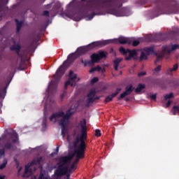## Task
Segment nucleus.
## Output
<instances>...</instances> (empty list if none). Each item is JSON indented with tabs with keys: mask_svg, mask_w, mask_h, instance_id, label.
<instances>
[{
	"mask_svg": "<svg viewBox=\"0 0 179 179\" xmlns=\"http://www.w3.org/2000/svg\"><path fill=\"white\" fill-rule=\"evenodd\" d=\"M121 6H122V0H81L78 6L75 3H70L67 10L71 13V15H73L78 9L92 12L87 16L88 20H92L96 15H100V13H95L94 11L99 12L101 9H111V8H121Z\"/></svg>",
	"mask_w": 179,
	"mask_h": 179,
	"instance_id": "f257e3e1",
	"label": "nucleus"
},
{
	"mask_svg": "<svg viewBox=\"0 0 179 179\" xmlns=\"http://www.w3.org/2000/svg\"><path fill=\"white\" fill-rule=\"evenodd\" d=\"M75 54L72 53L68 56L67 60L64 61L62 65L57 70L55 74L53 76V79L49 85L48 89H56L61 80V78L64 76L67 68H69L71 64L75 61Z\"/></svg>",
	"mask_w": 179,
	"mask_h": 179,
	"instance_id": "f03ea898",
	"label": "nucleus"
},
{
	"mask_svg": "<svg viewBox=\"0 0 179 179\" xmlns=\"http://www.w3.org/2000/svg\"><path fill=\"white\" fill-rule=\"evenodd\" d=\"M80 129V138L77 137L73 141L74 150L83 149V152H86V143L85 141L87 139V126H86V119L81 120L78 126Z\"/></svg>",
	"mask_w": 179,
	"mask_h": 179,
	"instance_id": "7ed1b4c3",
	"label": "nucleus"
},
{
	"mask_svg": "<svg viewBox=\"0 0 179 179\" xmlns=\"http://www.w3.org/2000/svg\"><path fill=\"white\" fill-rule=\"evenodd\" d=\"M113 41L106 40V41H99L90 43L87 45L80 47L77 49L78 55H85L89 51H92L94 48L97 47H104V45H108V44H111Z\"/></svg>",
	"mask_w": 179,
	"mask_h": 179,
	"instance_id": "20e7f679",
	"label": "nucleus"
},
{
	"mask_svg": "<svg viewBox=\"0 0 179 179\" xmlns=\"http://www.w3.org/2000/svg\"><path fill=\"white\" fill-rule=\"evenodd\" d=\"M164 1L169 8V13L179 14V1L177 0H155V3L164 6V5H166Z\"/></svg>",
	"mask_w": 179,
	"mask_h": 179,
	"instance_id": "39448f33",
	"label": "nucleus"
},
{
	"mask_svg": "<svg viewBox=\"0 0 179 179\" xmlns=\"http://www.w3.org/2000/svg\"><path fill=\"white\" fill-rule=\"evenodd\" d=\"M74 113L72 111V108H69L66 110V115L64 111H59L57 113H52V115L50 117V121H54L55 122H57L58 118H62L60 120V121H63L64 122H69V118L73 115Z\"/></svg>",
	"mask_w": 179,
	"mask_h": 179,
	"instance_id": "423d86ee",
	"label": "nucleus"
},
{
	"mask_svg": "<svg viewBox=\"0 0 179 179\" xmlns=\"http://www.w3.org/2000/svg\"><path fill=\"white\" fill-rule=\"evenodd\" d=\"M107 52L99 50L97 53H93L91 56V60L86 61L81 59V63L84 64V66H87V65H92V64H96L103 59V58H107Z\"/></svg>",
	"mask_w": 179,
	"mask_h": 179,
	"instance_id": "0eeeda50",
	"label": "nucleus"
},
{
	"mask_svg": "<svg viewBox=\"0 0 179 179\" xmlns=\"http://www.w3.org/2000/svg\"><path fill=\"white\" fill-rule=\"evenodd\" d=\"M8 135L10 136V138H8L4 144L3 149L0 150V156H5V149L7 150L12 149L13 148V145L12 143H16L19 139L17 133L14 130L11 132H8Z\"/></svg>",
	"mask_w": 179,
	"mask_h": 179,
	"instance_id": "6e6552de",
	"label": "nucleus"
},
{
	"mask_svg": "<svg viewBox=\"0 0 179 179\" xmlns=\"http://www.w3.org/2000/svg\"><path fill=\"white\" fill-rule=\"evenodd\" d=\"M176 50H179L178 44L162 46V50L159 53V55L157 56V59L155 61V64L157 65V64H159V62L163 59L164 55H170V54H171V51H176Z\"/></svg>",
	"mask_w": 179,
	"mask_h": 179,
	"instance_id": "1a4fd4ad",
	"label": "nucleus"
},
{
	"mask_svg": "<svg viewBox=\"0 0 179 179\" xmlns=\"http://www.w3.org/2000/svg\"><path fill=\"white\" fill-rule=\"evenodd\" d=\"M78 76L75 74L73 71H70L69 74V80H67L64 84V90H67L69 85L71 87L75 86V85H76V82H75V80H76Z\"/></svg>",
	"mask_w": 179,
	"mask_h": 179,
	"instance_id": "9d476101",
	"label": "nucleus"
},
{
	"mask_svg": "<svg viewBox=\"0 0 179 179\" xmlns=\"http://www.w3.org/2000/svg\"><path fill=\"white\" fill-rule=\"evenodd\" d=\"M74 157H75L74 154H71L70 155H67L64 157H61L59 159L57 166H58V167H64V166H66L68 163L71 162V160H72Z\"/></svg>",
	"mask_w": 179,
	"mask_h": 179,
	"instance_id": "9b49d317",
	"label": "nucleus"
},
{
	"mask_svg": "<svg viewBox=\"0 0 179 179\" xmlns=\"http://www.w3.org/2000/svg\"><path fill=\"white\" fill-rule=\"evenodd\" d=\"M85 151H83V148H80V150L78 149V150H74L73 155H76V159L73 162L74 166H76V164L79 163V160H80V159H83V157H85Z\"/></svg>",
	"mask_w": 179,
	"mask_h": 179,
	"instance_id": "f8f14e48",
	"label": "nucleus"
},
{
	"mask_svg": "<svg viewBox=\"0 0 179 179\" xmlns=\"http://www.w3.org/2000/svg\"><path fill=\"white\" fill-rule=\"evenodd\" d=\"M68 173V166H58L57 170L55 171V175L57 176V177H63V176H65Z\"/></svg>",
	"mask_w": 179,
	"mask_h": 179,
	"instance_id": "ddd939ff",
	"label": "nucleus"
},
{
	"mask_svg": "<svg viewBox=\"0 0 179 179\" xmlns=\"http://www.w3.org/2000/svg\"><path fill=\"white\" fill-rule=\"evenodd\" d=\"M134 92V87L132 85L126 86L125 92L122 93L120 96L117 97L118 100H121L122 99H124V97H126V96H129V94H131Z\"/></svg>",
	"mask_w": 179,
	"mask_h": 179,
	"instance_id": "4468645a",
	"label": "nucleus"
},
{
	"mask_svg": "<svg viewBox=\"0 0 179 179\" xmlns=\"http://www.w3.org/2000/svg\"><path fill=\"white\" fill-rule=\"evenodd\" d=\"M120 52L122 54V55H127L128 53L129 54L130 57L131 58H134L135 55H136V50H131L129 49H125L124 47H120L119 49Z\"/></svg>",
	"mask_w": 179,
	"mask_h": 179,
	"instance_id": "2eb2a0df",
	"label": "nucleus"
},
{
	"mask_svg": "<svg viewBox=\"0 0 179 179\" xmlns=\"http://www.w3.org/2000/svg\"><path fill=\"white\" fill-rule=\"evenodd\" d=\"M96 92L95 89H92L90 90V92L87 95V104H90L92 103H94V96H96Z\"/></svg>",
	"mask_w": 179,
	"mask_h": 179,
	"instance_id": "dca6fc26",
	"label": "nucleus"
},
{
	"mask_svg": "<svg viewBox=\"0 0 179 179\" xmlns=\"http://www.w3.org/2000/svg\"><path fill=\"white\" fill-rule=\"evenodd\" d=\"M68 124L69 123L67 122H64L62 120H60L59 122V124L62 126V136L63 138H65V136H66V132H68L66 127L68 126Z\"/></svg>",
	"mask_w": 179,
	"mask_h": 179,
	"instance_id": "f3484780",
	"label": "nucleus"
},
{
	"mask_svg": "<svg viewBox=\"0 0 179 179\" xmlns=\"http://www.w3.org/2000/svg\"><path fill=\"white\" fill-rule=\"evenodd\" d=\"M10 51H15L17 55L20 57V50H22V46L19 43H15L10 47Z\"/></svg>",
	"mask_w": 179,
	"mask_h": 179,
	"instance_id": "a211bd4d",
	"label": "nucleus"
},
{
	"mask_svg": "<svg viewBox=\"0 0 179 179\" xmlns=\"http://www.w3.org/2000/svg\"><path fill=\"white\" fill-rule=\"evenodd\" d=\"M118 43L120 44H132V39L129 38H125L124 36H121L117 39Z\"/></svg>",
	"mask_w": 179,
	"mask_h": 179,
	"instance_id": "6ab92c4d",
	"label": "nucleus"
},
{
	"mask_svg": "<svg viewBox=\"0 0 179 179\" xmlns=\"http://www.w3.org/2000/svg\"><path fill=\"white\" fill-rule=\"evenodd\" d=\"M143 51L147 54V55H150L151 54H155L157 57V56L160 55V54H158L157 52H155V48L153 46L149 47V48H145L143 49Z\"/></svg>",
	"mask_w": 179,
	"mask_h": 179,
	"instance_id": "aec40b11",
	"label": "nucleus"
},
{
	"mask_svg": "<svg viewBox=\"0 0 179 179\" xmlns=\"http://www.w3.org/2000/svg\"><path fill=\"white\" fill-rule=\"evenodd\" d=\"M31 166H33V164H31V162L25 166L24 174L23 177L28 178L30 177V176H31V169H30Z\"/></svg>",
	"mask_w": 179,
	"mask_h": 179,
	"instance_id": "412c9836",
	"label": "nucleus"
},
{
	"mask_svg": "<svg viewBox=\"0 0 179 179\" xmlns=\"http://www.w3.org/2000/svg\"><path fill=\"white\" fill-rule=\"evenodd\" d=\"M178 71V64H175L173 68H169L167 69L168 75H173V72H177Z\"/></svg>",
	"mask_w": 179,
	"mask_h": 179,
	"instance_id": "4be33fe9",
	"label": "nucleus"
},
{
	"mask_svg": "<svg viewBox=\"0 0 179 179\" xmlns=\"http://www.w3.org/2000/svg\"><path fill=\"white\" fill-rule=\"evenodd\" d=\"M122 62V58H117L113 61V66L115 71H118V66H120V64Z\"/></svg>",
	"mask_w": 179,
	"mask_h": 179,
	"instance_id": "5701e85b",
	"label": "nucleus"
},
{
	"mask_svg": "<svg viewBox=\"0 0 179 179\" xmlns=\"http://www.w3.org/2000/svg\"><path fill=\"white\" fill-rule=\"evenodd\" d=\"M15 22L17 26V33H19V31H20L22 27H23V22L22 21H19V20L17 19H15Z\"/></svg>",
	"mask_w": 179,
	"mask_h": 179,
	"instance_id": "b1692460",
	"label": "nucleus"
},
{
	"mask_svg": "<svg viewBox=\"0 0 179 179\" xmlns=\"http://www.w3.org/2000/svg\"><path fill=\"white\" fill-rule=\"evenodd\" d=\"M43 162V157H39L36 159H33L31 162L32 166H36V164H40Z\"/></svg>",
	"mask_w": 179,
	"mask_h": 179,
	"instance_id": "393cba45",
	"label": "nucleus"
},
{
	"mask_svg": "<svg viewBox=\"0 0 179 179\" xmlns=\"http://www.w3.org/2000/svg\"><path fill=\"white\" fill-rule=\"evenodd\" d=\"M109 13L114 15L115 16H120V11L115 8L108 10Z\"/></svg>",
	"mask_w": 179,
	"mask_h": 179,
	"instance_id": "a878e982",
	"label": "nucleus"
},
{
	"mask_svg": "<svg viewBox=\"0 0 179 179\" xmlns=\"http://www.w3.org/2000/svg\"><path fill=\"white\" fill-rule=\"evenodd\" d=\"M145 85L143 84H138V85L137 86V87L135 90L136 93H141V92H142V90H143V89H145Z\"/></svg>",
	"mask_w": 179,
	"mask_h": 179,
	"instance_id": "bb28decb",
	"label": "nucleus"
},
{
	"mask_svg": "<svg viewBox=\"0 0 179 179\" xmlns=\"http://www.w3.org/2000/svg\"><path fill=\"white\" fill-rule=\"evenodd\" d=\"M6 89H8V87H4L0 91V99H4L5 96H6Z\"/></svg>",
	"mask_w": 179,
	"mask_h": 179,
	"instance_id": "cd10ccee",
	"label": "nucleus"
},
{
	"mask_svg": "<svg viewBox=\"0 0 179 179\" xmlns=\"http://www.w3.org/2000/svg\"><path fill=\"white\" fill-rule=\"evenodd\" d=\"M76 169V166L75 164H72L71 167H69L67 166V173H70L72 174L73 173V171Z\"/></svg>",
	"mask_w": 179,
	"mask_h": 179,
	"instance_id": "c85d7f7f",
	"label": "nucleus"
},
{
	"mask_svg": "<svg viewBox=\"0 0 179 179\" xmlns=\"http://www.w3.org/2000/svg\"><path fill=\"white\" fill-rule=\"evenodd\" d=\"M115 96H114V94H112L106 97L105 102L106 103H110V101H113V99H114Z\"/></svg>",
	"mask_w": 179,
	"mask_h": 179,
	"instance_id": "c756f323",
	"label": "nucleus"
},
{
	"mask_svg": "<svg viewBox=\"0 0 179 179\" xmlns=\"http://www.w3.org/2000/svg\"><path fill=\"white\" fill-rule=\"evenodd\" d=\"M173 97H174V93L171 92L170 94L164 96V100L166 101V100H169V99H173Z\"/></svg>",
	"mask_w": 179,
	"mask_h": 179,
	"instance_id": "7c9ffc66",
	"label": "nucleus"
},
{
	"mask_svg": "<svg viewBox=\"0 0 179 179\" xmlns=\"http://www.w3.org/2000/svg\"><path fill=\"white\" fill-rule=\"evenodd\" d=\"M6 8V7L3 4L0 3V17H2V15L5 12Z\"/></svg>",
	"mask_w": 179,
	"mask_h": 179,
	"instance_id": "2f4dec72",
	"label": "nucleus"
},
{
	"mask_svg": "<svg viewBox=\"0 0 179 179\" xmlns=\"http://www.w3.org/2000/svg\"><path fill=\"white\" fill-rule=\"evenodd\" d=\"M7 164H8V160H6V159H4L3 164L0 165V170H3V169L6 167Z\"/></svg>",
	"mask_w": 179,
	"mask_h": 179,
	"instance_id": "473e14b6",
	"label": "nucleus"
},
{
	"mask_svg": "<svg viewBox=\"0 0 179 179\" xmlns=\"http://www.w3.org/2000/svg\"><path fill=\"white\" fill-rule=\"evenodd\" d=\"M143 59H148V55H146L145 52H142L140 57V60L143 61Z\"/></svg>",
	"mask_w": 179,
	"mask_h": 179,
	"instance_id": "72a5a7b5",
	"label": "nucleus"
},
{
	"mask_svg": "<svg viewBox=\"0 0 179 179\" xmlns=\"http://www.w3.org/2000/svg\"><path fill=\"white\" fill-rule=\"evenodd\" d=\"M133 47H138V44H141V42L138 40L131 41V43Z\"/></svg>",
	"mask_w": 179,
	"mask_h": 179,
	"instance_id": "f704fd0d",
	"label": "nucleus"
},
{
	"mask_svg": "<svg viewBox=\"0 0 179 179\" xmlns=\"http://www.w3.org/2000/svg\"><path fill=\"white\" fill-rule=\"evenodd\" d=\"M173 115H176V114H177V113H179V106H174L173 107Z\"/></svg>",
	"mask_w": 179,
	"mask_h": 179,
	"instance_id": "c9c22d12",
	"label": "nucleus"
},
{
	"mask_svg": "<svg viewBox=\"0 0 179 179\" xmlns=\"http://www.w3.org/2000/svg\"><path fill=\"white\" fill-rule=\"evenodd\" d=\"M42 127L43 128H47V117H43V122H42Z\"/></svg>",
	"mask_w": 179,
	"mask_h": 179,
	"instance_id": "e433bc0d",
	"label": "nucleus"
},
{
	"mask_svg": "<svg viewBox=\"0 0 179 179\" xmlns=\"http://www.w3.org/2000/svg\"><path fill=\"white\" fill-rule=\"evenodd\" d=\"M99 82V78L94 77L91 80V85H94V83H97Z\"/></svg>",
	"mask_w": 179,
	"mask_h": 179,
	"instance_id": "4c0bfd02",
	"label": "nucleus"
},
{
	"mask_svg": "<svg viewBox=\"0 0 179 179\" xmlns=\"http://www.w3.org/2000/svg\"><path fill=\"white\" fill-rule=\"evenodd\" d=\"M95 136H96V138H99V136H101V132L100 131V129L95 130Z\"/></svg>",
	"mask_w": 179,
	"mask_h": 179,
	"instance_id": "58836bf2",
	"label": "nucleus"
},
{
	"mask_svg": "<svg viewBox=\"0 0 179 179\" xmlns=\"http://www.w3.org/2000/svg\"><path fill=\"white\" fill-rule=\"evenodd\" d=\"M145 41L150 43L152 41V35H148L145 36Z\"/></svg>",
	"mask_w": 179,
	"mask_h": 179,
	"instance_id": "ea45409f",
	"label": "nucleus"
},
{
	"mask_svg": "<svg viewBox=\"0 0 179 179\" xmlns=\"http://www.w3.org/2000/svg\"><path fill=\"white\" fill-rule=\"evenodd\" d=\"M121 92V88H117L116 89V92L115 93H113V96H115V97L120 94V92Z\"/></svg>",
	"mask_w": 179,
	"mask_h": 179,
	"instance_id": "a19ab883",
	"label": "nucleus"
},
{
	"mask_svg": "<svg viewBox=\"0 0 179 179\" xmlns=\"http://www.w3.org/2000/svg\"><path fill=\"white\" fill-rule=\"evenodd\" d=\"M145 75H146L145 71H141V72L138 73V78H141L142 76H145Z\"/></svg>",
	"mask_w": 179,
	"mask_h": 179,
	"instance_id": "79ce46f5",
	"label": "nucleus"
},
{
	"mask_svg": "<svg viewBox=\"0 0 179 179\" xmlns=\"http://www.w3.org/2000/svg\"><path fill=\"white\" fill-rule=\"evenodd\" d=\"M43 15V16H47L48 17H50V11L44 10Z\"/></svg>",
	"mask_w": 179,
	"mask_h": 179,
	"instance_id": "37998d69",
	"label": "nucleus"
},
{
	"mask_svg": "<svg viewBox=\"0 0 179 179\" xmlns=\"http://www.w3.org/2000/svg\"><path fill=\"white\" fill-rule=\"evenodd\" d=\"M157 98V95L156 94H153L150 95V99H152V100H154L155 101H156Z\"/></svg>",
	"mask_w": 179,
	"mask_h": 179,
	"instance_id": "c03bdc74",
	"label": "nucleus"
},
{
	"mask_svg": "<svg viewBox=\"0 0 179 179\" xmlns=\"http://www.w3.org/2000/svg\"><path fill=\"white\" fill-rule=\"evenodd\" d=\"M155 72H160V71H162V66L159 65L157 67H156L155 69Z\"/></svg>",
	"mask_w": 179,
	"mask_h": 179,
	"instance_id": "a18cd8bd",
	"label": "nucleus"
},
{
	"mask_svg": "<svg viewBox=\"0 0 179 179\" xmlns=\"http://www.w3.org/2000/svg\"><path fill=\"white\" fill-rule=\"evenodd\" d=\"M95 71H98V72H100V71H101V66H96L95 67Z\"/></svg>",
	"mask_w": 179,
	"mask_h": 179,
	"instance_id": "49530a36",
	"label": "nucleus"
},
{
	"mask_svg": "<svg viewBox=\"0 0 179 179\" xmlns=\"http://www.w3.org/2000/svg\"><path fill=\"white\" fill-rule=\"evenodd\" d=\"M171 103H173V101L171 100H169L166 103V107H170V106H171Z\"/></svg>",
	"mask_w": 179,
	"mask_h": 179,
	"instance_id": "de8ad7c7",
	"label": "nucleus"
},
{
	"mask_svg": "<svg viewBox=\"0 0 179 179\" xmlns=\"http://www.w3.org/2000/svg\"><path fill=\"white\" fill-rule=\"evenodd\" d=\"M71 173L67 172L66 174H65L64 176H66V179H69L71 178Z\"/></svg>",
	"mask_w": 179,
	"mask_h": 179,
	"instance_id": "09e8293b",
	"label": "nucleus"
},
{
	"mask_svg": "<svg viewBox=\"0 0 179 179\" xmlns=\"http://www.w3.org/2000/svg\"><path fill=\"white\" fill-rule=\"evenodd\" d=\"M65 94H66V91H64V92L60 95L62 99L65 97Z\"/></svg>",
	"mask_w": 179,
	"mask_h": 179,
	"instance_id": "8fccbe9b",
	"label": "nucleus"
},
{
	"mask_svg": "<svg viewBox=\"0 0 179 179\" xmlns=\"http://www.w3.org/2000/svg\"><path fill=\"white\" fill-rule=\"evenodd\" d=\"M55 8H57V9L56 10V12H58V10H59V9H61V5L56 4Z\"/></svg>",
	"mask_w": 179,
	"mask_h": 179,
	"instance_id": "3c124183",
	"label": "nucleus"
},
{
	"mask_svg": "<svg viewBox=\"0 0 179 179\" xmlns=\"http://www.w3.org/2000/svg\"><path fill=\"white\" fill-rule=\"evenodd\" d=\"M131 58H132V57H131V55H129L128 57H125V61H130Z\"/></svg>",
	"mask_w": 179,
	"mask_h": 179,
	"instance_id": "603ef678",
	"label": "nucleus"
},
{
	"mask_svg": "<svg viewBox=\"0 0 179 179\" xmlns=\"http://www.w3.org/2000/svg\"><path fill=\"white\" fill-rule=\"evenodd\" d=\"M93 72H96V69H95V68H92V69H91V70L90 71V73H93Z\"/></svg>",
	"mask_w": 179,
	"mask_h": 179,
	"instance_id": "864d4df0",
	"label": "nucleus"
},
{
	"mask_svg": "<svg viewBox=\"0 0 179 179\" xmlns=\"http://www.w3.org/2000/svg\"><path fill=\"white\" fill-rule=\"evenodd\" d=\"M100 99V96H94V101H96V100H99Z\"/></svg>",
	"mask_w": 179,
	"mask_h": 179,
	"instance_id": "5fc2aeb1",
	"label": "nucleus"
},
{
	"mask_svg": "<svg viewBox=\"0 0 179 179\" xmlns=\"http://www.w3.org/2000/svg\"><path fill=\"white\" fill-rule=\"evenodd\" d=\"M56 151H57V153H58V152H59V146L56 148Z\"/></svg>",
	"mask_w": 179,
	"mask_h": 179,
	"instance_id": "6e6d98bb",
	"label": "nucleus"
},
{
	"mask_svg": "<svg viewBox=\"0 0 179 179\" xmlns=\"http://www.w3.org/2000/svg\"><path fill=\"white\" fill-rule=\"evenodd\" d=\"M0 179H5V176H0Z\"/></svg>",
	"mask_w": 179,
	"mask_h": 179,
	"instance_id": "4d7b16f0",
	"label": "nucleus"
},
{
	"mask_svg": "<svg viewBox=\"0 0 179 179\" xmlns=\"http://www.w3.org/2000/svg\"><path fill=\"white\" fill-rule=\"evenodd\" d=\"M125 101H129V99L126 98V99H125Z\"/></svg>",
	"mask_w": 179,
	"mask_h": 179,
	"instance_id": "13d9d810",
	"label": "nucleus"
},
{
	"mask_svg": "<svg viewBox=\"0 0 179 179\" xmlns=\"http://www.w3.org/2000/svg\"><path fill=\"white\" fill-rule=\"evenodd\" d=\"M31 179H37V177L34 176L33 178H31Z\"/></svg>",
	"mask_w": 179,
	"mask_h": 179,
	"instance_id": "bf43d9fd",
	"label": "nucleus"
},
{
	"mask_svg": "<svg viewBox=\"0 0 179 179\" xmlns=\"http://www.w3.org/2000/svg\"><path fill=\"white\" fill-rule=\"evenodd\" d=\"M13 69H15V68L13 66L11 67V71H13Z\"/></svg>",
	"mask_w": 179,
	"mask_h": 179,
	"instance_id": "052dcab7",
	"label": "nucleus"
},
{
	"mask_svg": "<svg viewBox=\"0 0 179 179\" xmlns=\"http://www.w3.org/2000/svg\"><path fill=\"white\" fill-rule=\"evenodd\" d=\"M57 179H61V178L60 177H57Z\"/></svg>",
	"mask_w": 179,
	"mask_h": 179,
	"instance_id": "680f3d73",
	"label": "nucleus"
},
{
	"mask_svg": "<svg viewBox=\"0 0 179 179\" xmlns=\"http://www.w3.org/2000/svg\"><path fill=\"white\" fill-rule=\"evenodd\" d=\"M20 171V169H19V171Z\"/></svg>",
	"mask_w": 179,
	"mask_h": 179,
	"instance_id": "e2e57ef3",
	"label": "nucleus"
},
{
	"mask_svg": "<svg viewBox=\"0 0 179 179\" xmlns=\"http://www.w3.org/2000/svg\"><path fill=\"white\" fill-rule=\"evenodd\" d=\"M0 141H1V138H0Z\"/></svg>",
	"mask_w": 179,
	"mask_h": 179,
	"instance_id": "0e129e2a",
	"label": "nucleus"
}]
</instances>
